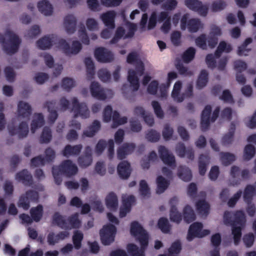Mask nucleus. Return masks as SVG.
<instances>
[{
    "mask_svg": "<svg viewBox=\"0 0 256 256\" xmlns=\"http://www.w3.org/2000/svg\"><path fill=\"white\" fill-rule=\"evenodd\" d=\"M130 232L139 241L140 248L139 249L135 244H128L126 246L128 253L131 256H145L144 250L148 244V232L137 221L131 223Z\"/></svg>",
    "mask_w": 256,
    "mask_h": 256,
    "instance_id": "f257e3e1",
    "label": "nucleus"
},
{
    "mask_svg": "<svg viewBox=\"0 0 256 256\" xmlns=\"http://www.w3.org/2000/svg\"><path fill=\"white\" fill-rule=\"evenodd\" d=\"M52 223L64 230L79 228L82 225L78 212L66 218V216L60 214L58 212H56L52 216Z\"/></svg>",
    "mask_w": 256,
    "mask_h": 256,
    "instance_id": "f03ea898",
    "label": "nucleus"
},
{
    "mask_svg": "<svg viewBox=\"0 0 256 256\" xmlns=\"http://www.w3.org/2000/svg\"><path fill=\"white\" fill-rule=\"evenodd\" d=\"M246 218L244 212L242 210H236L233 214L230 222L232 234L233 236L234 243L235 246L239 244L242 236V230L244 228Z\"/></svg>",
    "mask_w": 256,
    "mask_h": 256,
    "instance_id": "7ed1b4c3",
    "label": "nucleus"
},
{
    "mask_svg": "<svg viewBox=\"0 0 256 256\" xmlns=\"http://www.w3.org/2000/svg\"><path fill=\"white\" fill-rule=\"evenodd\" d=\"M6 35L8 38L7 40L3 34H0V42L2 44L4 50L8 54H14L18 51L21 40L16 34L10 30L6 31Z\"/></svg>",
    "mask_w": 256,
    "mask_h": 256,
    "instance_id": "20e7f679",
    "label": "nucleus"
},
{
    "mask_svg": "<svg viewBox=\"0 0 256 256\" xmlns=\"http://www.w3.org/2000/svg\"><path fill=\"white\" fill-rule=\"evenodd\" d=\"M220 110V107H216L214 110L210 118V116L212 112V107L210 105H207L205 106L202 112L201 116L200 127L202 131L205 132L208 129L210 122H214L216 120L218 116Z\"/></svg>",
    "mask_w": 256,
    "mask_h": 256,
    "instance_id": "39448f33",
    "label": "nucleus"
},
{
    "mask_svg": "<svg viewBox=\"0 0 256 256\" xmlns=\"http://www.w3.org/2000/svg\"><path fill=\"white\" fill-rule=\"evenodd\" d=\"M144 64L140 60L136 62V70L132 69L128 70V80L134 92L138 90L140 87L139 79L137 74L140 76H142L144 74Z\"/></svg>",
    "mask_w": 256,
    "mask_h": 256,
    "instance_id": "423d86ee",
    "label": "nucleus"
},
{
    "mask_svg": "<svg viewBox=\"0 0 256 256\" xmlns=\"http://www.w3.org/2000/svg\"><path fill=\"white\" fill-rule=\"evenodd\" d=\"M190 15L188 14H184L180 19V28L184 30L187 28L188 30L192 33L197 32L202 28V24L200 20L198 18H191L188 20Z\"/></svg>",
    "mask_w": 256,
    "mask_h": 256,
    "instance_id": "0eeeda50",
    "label": "nucleus"
},
{
    "mask_svg": "<svg viewBox=\"0 0 256 256\" xmlns=\"http://www.w3.org/2000/svg\"><path fill=\"white\" fill-rule=\"evenodd\" d=\"M116 227L112 224L104 226L100 232L102 243L104 246L110 245L115 238Z\"/></svg>",
    "mask_w": 256,
    "mask_h": 256,
    "instance_id": "6e6552de",
    "label": "nucleus"
},
{
    "mask_svg": "<svg viewBox=\"0 0 256 256\" xmlns=\"http://www.w3.org/2000/svg\"><path fill=\"white\" fill-rule=\"evenodd\" d=\"M230 174L232 177V183L233 185H238L242 180L249 178L250 172L248 169L241 170L236 166H233L230 169Z\"/></svg>",
    "mask_w": 256,
    "mask_h": 256,
    "instance_id": "1a4fd4ad",
    "label": "nucleus"
},
{
    "mask_svg": "<svg viewBox=\"0 0 256 256\" xmlns=\"http://www.w3.org/2000/svg\"><path fill=\"white\" fill-rule=\"evenodd\" d=\"M58 47L61 48L64 53L68 56L76 54L82 48L81 44L78 40L73 41L72 47L64 39L61 38L58 40Z\"/></svg>",
    "mask_w": 256,
    "mask_h": 256,
    "instance_id": "9d476101",
    "label": "nucleus"
},
{
    "mask_svg": "<svg viewBox=\"0 0 256 256\" xmlns=\"http://www.w3.org/2000/svg\"><path fill=\"white\" fill-rule=\"evenodd\" d=\"M203 225L201 222H194L188 229L186 238L188 241H192L194 238H202L210 234L208 230H202Z\"/></svg>",
    "mask_w": 256,
    "mask_h": 256,
    "instance_id": "9b49d317",
    "label": "nucleus"
},
{
    "mask_svg": "<svg viewBox=\"0 0 256 256\" xmlns=\"http://www.w3.org/2000/svg\"><path fill=\"white\" fill-rule=\"evenodd\" d=\"M39 198L38 193L34 190H28L25 194L21 196L18 202V206L24 210H28L30 207V202H38Z\"/></svg>",
    "mask_w": 256,
    "mask_h": 256,
    "instance_id": "f8f14e48",
    "label": "nucleus"
},
{
    "mask_svg": "<svg viewBox=\"0 0 256 256\" xmlns=\"http://www.w3.org/2000/svg\"><path fill=\"white\" fill-rule=\"evenodd\" d=\"M72 110L74 112V118H76L78 116L82 118H86L89 117L90 111L86 103H80L76 97L72 98Z\"/></svg>",
    "mask_w": 256,
    "mask_h": 256,
    "instance_id": "ddd939ff",
    "label": "nucleus"
},
{
    "mask_svg": "<svg viewBox=\"0 0 256 256\" xmlns=\"http://www.w3.org/2000/svg\"><path fill=\"white\" fill-rule=\"evenodd\" d=\"M60 174L71 176L76 174L78 170L76 166L70 160H64L58 166H55Z\"/></svg>",
    "mask_w": 256,
    "mask_h": 256,
    "instance_id": "4468645a",
    "label": "nucleus"
},
{
    "mask_svg": "<svg viewBox=\"0 0 256 256\" xmlns=\"http://www.w3.org/2000/svg\"><path fill=\"white\" fill-rule=\"evenodd\" d=\"M160 158L164 164L171 168L176 166V160L172 154L170 153L168 150L163 146H160L158 148Z\"/></svg>",
    "mask_w": 256,
    "mask_h": 256,
    "instance_id": "2eb2a0df",
    "label": "nucleus"
},
{
    "mask_svg": "<svg viewBox=\"0 0 256 256\" xmlns=\"http://www.w3.org/2000/svg\"><path fill=\"white\" fill-rule=\"evenodd\" d=\"M186 6L190 10L197 12L200 15L206 16L208 12V8L206 5H203L198 0H186Z\"/></svg>",
    "mask_w": 256,
    "mask_h": 256,
    "instance_id": "dca6fc26",
    "label": "nucleus"
},
{
    "mask_svg": "<svg viewBox=\"0 0 256 256\" xmlns=\"http://www.w3.org/2000/svg\"><path fill=\"white\" fill-rule=\"evenodd\" d=\"M8 128L10 136H13L16 134L18 135L19 138H22L27 136L28 133V127L26 122H21L18 128L14 125L8 124Z\"/></svg>",
    "mask_w": 256,
    "mask_h": 256,
    "instance_id": "f3484780",
    "label": "nucleus"
},
{
    "mask_svg": "<svg viewBox=\"0 0 256 256\" xmlns=\"http://www.w3.org/2000/svg\"><path fill=\"white\" fill-rule=\"evenodd\" d=\"M94 56L98 61L102 62H110L114 59L112 52L103 47H100L95 50Z\"/></svg>",
    "mask_w": 256,
    "mask_h": 256,
    "instance_id": "a211bd4d",
    "label": "nucleus"
},
{
    "mask_svg": "<svg viewBox=\"0 0 256 256\" xmlns=\"http://www.w3.org/2000/svg\"><path fill=\"white\" fill-rule=\"evenodd\" d=\"M90 90L92 96L96 99L105 100L106 98V94L104 89L98 82H92L91 83Z\"/></svg>",
    "mask_w": 256,
    "mask_h": 256,
    "instance_id": "6ab92c4d",
    "label": "nucleus"
},
{
    "mask_svg": "<svg viewBox=\"0 0 256 256\" xmlns=\"http://www.w3.org/2000/svg\"><path fill=\"white\" fill-rule=\"evenodd\" d=\"M116 12L114 10L108 11L100 16L102 22L108 29L113 30L115 28V18Z\"/></svg>",
    "mask_w": 256,
    "mask_h": 256,
    "instance_id": "aec40b11",
    "label": "nucleus"
},
{
    "mask_svg": "<svg viewBox=\"0 0 256 256\" xmlns=\"http://www.w3.org/2000/svg\"><path fill=\"white\" fill-rule=\"evenodd\" d=\"M178 198L176 197L172 198L170 200V220L172 222H176L178 224L180 223L182 220L181 214L178 212L176 207V204L178 202Z\"/></svg>",
    "mask_w": 256,
    "mask_h": 256,
    "instance_id": "412c9836",
    "label": "nucleus"
},
{
    "mask_svg": "<svg viewBox=\"0 0 256 256\" xmlns=\"http://www.w3.org/2000/svg\"><path fill=\"white\" fill-rule=\"evenodd\" d=\"M92 149L90 146L85 148L84 154L78 158V164L80 168H86L90 166L92 162Z\"/></svg>",
    "mask_w": 256,
    "mask_h": 256,
    "instance_id": "4be33fe9",
    "label": "nucleus"
},
{
    "mask_svg": "<svg viewBox=\"0 0 256 256\" xmlns=\"http://www.w3.org/2000/svg\"><path fill=\"white\" fill-rule=\"evenodd\" d=\"M56 36L54 34L44 36L37 41V46L41 50L50 48L53 44H56Z\"/></svg>",
    "mask_w": 256,
    "mask_h": 256,
    "instance_id": "5701e85b",
    "label": "nucleus"
},
{
    "mask_svg": "<svg viewBox=\"0 0 256 256\" xmlns=\"http://www.w3.org/2000/svg\"><path fill=\"white\" fill-rule=\"evenodd\" d=\"M16 179L18 181L22 182L26 186H30L33 184L32 176L26 169H24L17 172L16 174Z\"/></svg>",
    "mask_w": 256,
    "mask_h": 256,
    "instance_id": "b1692460",
    "label": "nucleus"
},
{
    "mask_svg": "<svg viewBox=\"0 0 256 256\" xmlns=\"http://www.w3.org/2000/svg\"><path fill=\"white\" fill-rule=\"evenodd\" d=\"M118 173L120 177L122 179H127L131 173L130 166L127 161H122L118 166Z\"/></svg>",
    "mask_w": 256,
    "mask_h": 256,
    "instance_id": "393cba45",
    "label": "nucleus"
},
{
    "mask_svg": "<svg viewBox=\"0 0 256 256\" xmlns=\"http://www.w3.org/2000/svg\"><path fill=\"white\" fill-rule=\"evenodd\" d=\"M64 24L68 34H71L74 33L76 30V18L72 14L66 16L64 18Z\"/></svg>",
    "mask_w": 256,
    "mask_h": 256,
    "instance_id": "a878e982",
    "label": "nucleus"
},
{
    "mask_svg": "<svg viewBox=\"0 0 256 256\" xmlns=\"http://www.w3.org/2000/svg\"><path fill=\"white\" fill-rule=\"evenodd\" d=\"M18 112L22 118H29L32 114L31 106L27 102L20 101L18 105Z\"/></svg>",
    "mask_w": 256,
    "mask_h": 256,
    "instance_id": "bb28decb",
    "label": "nucleus"
},
{
    "mask_svg": "<svg viewBox=\"0 0 256 256\" xmlns=\"http://www.w3.org/2000/svg\"><path fill=\"white\" fill-rule=\"evenodd\" d=\"M82 148L81 144L74 146L67 144L62 150V154L66 158H68L70 156H78L80 154Z\"/></svg>",
    "mask_w": 256,
    "mask_h": 256,
    "instance_id": "cd10ccee",
    "label": "nucleus"
},
{
    "mask_svg": "<svg viewBox=\"0 0 256 256\" xmlns=\"http://www.w3.org/2000/svg\"><path fill=\"white\" fill-rule=\"evenodd\" d=\"M106 204L110 210H116L118 207V199L114 192H110L106 198Z\"/></svg>",
    "mask_w": 256,
    "mask_h": 256,
    "instance_id": "c85d7f7f",
    "label": "nucleus"
},
{
    "mask_svg": "<svg viewBox=\"0 0 256 256\" xmlns=\"http://www.w3.org/2000/svg\"><path fill=\"white\" fill-rule=\"evenodd\" d=\"M196 209L200 215L207 216L209 214L210 206L204 200H200L196 202Z\"/></svg>",
    "mask_w": 256,
    "mask_h": 256,
    "instance_id": "c756f323",
    "label": "nucleus"
},
{
    "mask_svg": "<svg viewBox=\"0 0 256 256\" xmlns=\"http://www.w3.org/2000/svg\"><path fill=\"white\" fill-rule=\"evenodd\" d=\"M38 10L45 16H50L53 12L52 5L47 0H42L38 4Z\"/></svg>",
    "mask_w": 256,
    "mask_h": 256,
    "instance_id": "7c9ffc66",
    "label": "nucleus"
},
{
    "mask_svg": "<svg viewBox=\"0 0 256 256\" xmlns=\"http://www.w3.org/2000/svg\"><path fill=\"white\" fill-rule=\"evenodd\" d=\"M210 158L207 155L200 154L198 158L199 173L201 176H204L207 170V166L210 162Z\"/></svg>",
    "mask_w": 256,
    "mask_h": 256,
    "instance_id": "2f4dec72",
    "label": "nucleus"
},
{
    "mask_svg": "<svg viewBox=\"0 0 256 256\" xmlns=\"http://www.w3.org/2000/svg\"><path fill=\"white\" fill-rule=\"evenodd\" d=\"M44 118L42 114L39 113L34 114V118L31 123V132L34 133L36 130L44 126Z\"/></svg>",
    "mask_w": 256,
    "mask_h": 256,
    "instance_id": "473e14b6",
    "label": "nucleus"
},
{
    "mask_svg": "<svg viewBox=\"0 0 256 256\" xmlns=\"http://www.w3.org/2000/svg\"><path fill=\"white\" fill-rule=\"evenodd\" d=\"M208 80V74L206 70L200 71L196 80V88L202 89L206 86Z\"/></svg>",
    "mask_w": 256,
    "mask_h": 256,
    "instance_id": "72a5a7b5",
    "label": "nucleus"
},
{
    "mask_svg": "<svg viewBox=\"0 0 256 256\" xmlns=\"http://www.w3.org/2000/svg\"><path fill=\"white\" fill-rule=\"evenodd\" d=\"M252 39L251 38H246L244 42L238 47V54L239 56H247L250 52L252 50L251 48H248V46L251 44Z\"/></svg>",
    "mask_w": 256,
    "mask_h": 256,
    "instance_id": "f704fd0d",
    "label": "nucleus"
},
{
    "mask_svg": "<svg viewBox=\"0 0 256 256\" xmlns=\"http://www.w3.org/2000/svg\"><path fill=\"white\" fill-rule=\"evenodd\" d=\"M178 176L182 180L189 182L192 178L191 170L187 167L180 166L178 170Z\"/></svg>",
    "mask_w": 256,
    "mask_h": 256,
    "instance_id": "c9c22d12",
    "label": "nucleus"
},
{
    "mask_svg": "<svg viewBox=\"0 0 256 256\" xmlns=\"http://www.w3.org/2000/svg\"><path fill=\"white\" fill-rule=\"evenodd\" d=\"M156 193L160 194L164 192L170 185V182L162 176H158L156 178Z\"/></svg>",
    "mask_w": 256,
    "mask_h": 256,
    "instance_id": "e433bc0d",
    "label": "nucleus"
},
{
    "mask_svg": "<svg viewBox=\"0 0 256 256\" xmlns=\"http://www.w3.org/2000/svg\"><path fill=\"white\" fill-rule=\"evenodd\" d=\"M236 129V122H231L228 128V132L225 134V144H230L232 142L234 139Z\"/></svg>",
    "mask_w": 256,
    "mask_h": 256,
    "instance_id": "4c0bfd02",
    "label": "nucleus"
},
{
    "mask_svg": "<svg viewBox=\"0 0 256 256\" xmlns=\"http://www.w3.org/2000/svg\"><path fill=\"white\" fill-rule=\"evenodd\" d=\"M183 216L184 220L188 224L194 221L196 218L194 210L189 205H186L184 208Z\"/></svg>",
    "mask_w": 256,
    "mask_h": 256,
    "instance_id": "58836bf2",
    "label": "nucleus"
},
{
    "mask_svg": "<svg viewBox=\"0 0 256 256\" xmlns=\"http://www.w3.org/2000/svg\"><path fill=\"white\" fill-rule=\"evenodd\" d=\"M100 124L98 120H94L88 129L84 132V134L88 137H92L100 130Z\"/></svg>",
    "mask_w": 256,
    "mask_h": 256,
    "instance_id": "ea45409f",
    "label": "nucleus"
},
{
    "mask_svg": "<svg viewBox=\"0 0 256 256\" xmlns=\"http://www.w3.org/2000/svg\"><path fill=\"white\" fill-rule=\"evenodd\" d=\"M30 214L33 220L38 222L41 220L43 214V207L38 204L36 207H32L30 210Z\"/></svg>",
    "mask_w": 256,
    "mask_h": 256,
    "instance_id": "a19ab883",
    "label": "nucleus"
},
{
    "mask_svg": "<svg viewBox=\"0 0 256 256\" xmlns=\"http://www.w3.org/2000/svg\"><path fill=\"white\" fill-rule=\"evenodd\" d=\"M112 128H115L118 126L124 124L127 122L128 118L126 116L120 117V114L116 110H114L112 112Z\"/></svg>",
    "mask_w": 256,
    "mask_h": 256,
    "instance_id": "79ce46f5",
    "label": "nucleus"
},
{
    "mask_svg": "<svg viewBox=\"0 0 256 256\" xmlns=\"http://www.w3.org/2000/svg\"><path fill=\"white\" fill-rule=\"evenodd\" d=\"M44 107L47 108L50 114L48 116V120L50 123H54L57 119L58 114L56 110H53L54 104L52 102H46L44 104Z\"/></svg>",
    "mask_w": 256,
    "mask_h": 256,
    "instance_id": "37998d69",
    "label": "nucleus"
},
{
    "mask_svg": "<svg viewBox=\"0 0 256 256\" xmlns=\"http://www.w3.org/2000/svg\"><path fill=\"white\" fill-rule=\"evenodd\" d=\"M84 63L86 68V76L88 80L94 78V65L92 58L90 57L86 58Z\"/></svg>",
    "mask_w": 256,
    "mask_h": 256,
    "instance_id": "c03bdc74",
    "label": "nucleus"
},
{
    "mask_svg": "<svg viewBox=\"0 0 256 256\" xmlns=\"http://www.w3.org/2000/svg\"><path fill=\"white\" fill-rule=\"evenodd\" d=\"M84 238V234L82 232L78 230H75L72 237L74 246L75 249L78 250L82 247V242Z\"/></svg>",
    "mask_w": 256,
    "mask_h": 256,
    "instance_id": "a18cd8bd",
    "label": "nucleus"
},
{
    "mask_svg": "<svg viewBox=\"0 0 256 256\" xmlns=\"http://www.w3.org/2000/svg\"><path fill=\"white\" fill-rule=\"evenodd\" d=\"M52 138V131L50 128L44 126L40 136V142L41 144H48Z\"/></svg>",
    "mask_w": 256,
    "mask_h": 256,
    "instance_id": "49530a36",
    "label": "nucleus"
},
{
    "mask_svg": "<svg viewBox=\"0 0 256 256\" xmlns=\"http://www.w3.org/2000/svg\"><path fill=\"white\" fill-rule=\"evenodd\" d=\"M195 54L196 50L192 47H190L182 54V59L184 62L188 63L194 59Z\"/></svg>",
    "mask_w": 256,
    "mask_h": 256,
    "instance_id": "de8ad7c7",
    "label": "nucleus"
},
{
    "mask_svg": "<svg viewBox=\"0 0 256 256\" xmlns=\"http://www.w3.org/2000/svg\"><path fill=\"white\" fill-rule=\"evenodd\" d=\"M254 187L250 184L247 185L244 188L243 198L246 202L251 201L252 197L255 192Z\"/></svg>",
    "mask_w": 256,
    "mask_h": 256,
    "instance_id": "09e8293b",
    "label": "nucleus"
},
{
    "mask_svg": "<svg viewBox=\"0 0 256 256\" xmlns=\"http://www.w3.org/2000/svg\"><path fill=\"white\" fill-rule=\"evenodd\" d=\"M256 153L255 147L250 144H247L244 149V158L248 160H250Z\"/></svg>",
    "mask_w": 256,
    "mask_h": 256,
    "instance_id": "8fccbe9b",
    "label": "nucleus"
},
{
    "mask_svg": "<svg viewBox=\"0 0 256 256\" xmlns=\"http://www.w3.org/2000/svg\"><path fill=\"white\" fill-rule=\"evenodd\" d=\"M158 226V228L164 233H168L170 230V226L168 219L166 218H161L159 219Z\"/></svg>",
    "mask_w": 256,
    "mask_h": 256,
    "instance_id": "3c124183",
    "label": "nucleus"
},
{
    "mask_svg": "<svg viewBox=\"0 0 256 256\" xmlns=\"http://www.w3.org/2000/svg\"><path fill=\"white\" fill-rule=\"evenodd\" d=\"M139 192L142 197H150V189L146 180H142L140 181Z\"/></svg>",
    "mask_w": 256,
    "mask_h": 256,
    "instance_id": "603ef678",
    "label": "nucleus"
},
{
    "mask_svg": "<svg viewBox=\"0 0 256 256\" xmlns=\"http://www.w3.org/2000/svg\"><path fill=\"white\" fill-rule=\"evenodd\" d=\"M182 250V244L180 240H176L172 243L170 248L168 249L170 255L179 254Z\"/></svg>",
    "mask_w": 256,
    "mask_h": 256,
    "instance_id": "864d4df0",
    "label": "nucleus"
},
{
    "mask_svg": "<svg viewBox=\"0 0 256 256\" xmlns=\"http://www.w3.org/2000/svg\"><path fill=\"white\" fill-rule=\"evenodd\" d=\"M78 36L83 44H89V38L87 34L86 28L83 24H80V26L78 30Z\"/></svg>",
    "mask_w": 256,
    "mask_h": 256,
    "instance_id": "5fc2aeb1",
    "label": "nucleus"
},
{
    "mask_svg": "<svg viewBox=\"0 0 256 256\" xmlns=\"http://www.w3.org/2000/svg\"><path fill=\"white\" fill-rule=\"evenodd\" d=\"M160 137V132H158L154 130H148L146 135V138L151 142H158Z\"/></svg>",
    "mask_w": 256,
    "mask_h": 256,
    "instance_id": "6e6d98bb",
    "label": "nucleus"
},
{
    "mask_svg": "<svg viewBox=\"0 0 256 256\" xmlns=\"http://www.w3.org/2000/svg\"><path fill=\"white\" fill-rule=\"evenodd\" d=\"M152 106L156 116L159 118H164V112L159 102L156 100H153L152 102Z\"/></svg>",
    "mask_w": 256,
    "mask_h": 256,
    "instance_id": "4d7b16f0",
    "label": "nucleus"
},
{
    "mask_svg": "<svg viewBox=\"0 0 256 256\" xmlns=\"http://www.w3.org/2000/svg\"><path fill=\"white\" fill-rule=\"evenodd\" d=\"M74 81L70 78H64L62 82V88L66 91H70L74 86Z\"/></svg>",
    "mask_w": 256,
    "mask_h": 256,
    "instance_id": "13d9d810",
    "label": "nucleus"
},
{
    "mask_svg": "<svg viewBox=\"0 0 256 256\" xmlns=\"http://www.w3.org/2000/svg\"><path fill=\"white\" fill-rule=\"evenodd\" d=\"M173 133V128L170 127L169 124H166L162 132V134L164 140H170L171 138Z\"/></svg>",
    "mask_w": 256,
    "mask_h": 256,
    "instance_id": "bf43d9fd",
    "label": "nucleus"
},
{
    "mask_svg": "<svg viewBox=\"0 0 256 256\" xmlns=\"http://www.w3.org/2000/svg\"><path fill=\"white\" fill-rule=\"evenodd\" d=\"M100 79L104 82H108L111 78L110 72L106 69H100L98 72Z\"/></svg>",
    "mask_w": 256,
    "mask_h": 256,
    "instance_id": "052dcab7",
    "label": "nucleus"
},
{
    "mask_svg": "<svg viewBox=\"0 0 256 256\" xmlns=\"http://www.w3.org/2000/svg\"><path fill=\"white\" fill-rule=\"evenodd\" d=\"M130 130L133 132H138L142 130V126L138 120L132 118L130 120Z\"/></svg>",
    "mask_w": 256,
    "mask_h": 256,
    "instance_id": "680f3d73",
    "label": "nucleus"
},
{
    "mask_svg": "<svg viewBox=\"0 0 256 256\" xmlns=\"http://www.w3.org/2000/svg\"><path fill=\"white\" fill-rule=\"evenodd\" d=\"M182 34L180 31H174L170 36V40L172 44L175 46H178L180 44Z\"/></svg>",
    "mask_w": 256,
    "mask_h": 256,
    "instance_id": "e2e57ef3",
    "label": "nucleus"
},
{
    "mask_svg": "<svg viewBox=\"0 0 256 256\" xmlns=\"http://www.w3.org/2000/svg\"><path fill=\"white\" fill-rule=\"evenodd\" d=\"M112 108L110 106H107L103 112V120L104 122H108L112 120Z\"/></svg>",
    "mask_w": 256,
    "mask_h": 256,
    "instance_id": "0e129e2a",
    "label": "nucleus"
},
{
    "mask_svg": "<svg viewBox=\"0 0 256 256\" xmlns=\"http://www.w3.org/2000/svg\"><path fill=\"white\" fill-rule=\"evenodd\" d=\"M206 62L208 66L211 68L214 69L216 67V58L212 54L206 55Z\"/></svg>",
    "mask_w": 256,
    "mask_h": 256,
    "instance_id": "69168bd1",
    "label": "nucleus"
},
{
    "mask_svg": "<svg viewBox=\"0 0 256 256\" xmlns=\"http://www.w3.org/2000/svg\"><path fill=\"white\" fill-rule=\"evenodd\" d=\"M3 188L6 196H11L12 195L14 191V188L12 182L6 180L4 184Z\"/></svg>",
    "mask_w": 256,
    "mask_h": 256,
    "instance_id": "338daca9",
    "label": "nucleus"
},
{
    "mask_svg": "<svg viewBox=\"0 0 256 256\" xmlns=\"http://www.w3.org/2000/svg\"><path fill=\"white\" fill-rule=\"evenodd\" d=\"M244 245L247 248L251 247L254 240V236L252 233H249L244 235L242 238Z\"/></svg>",
    "mask_w": 256,
    "mask_h": 256,
    "instance_id": "774afa93",
    "label": "nucleus"
}]
</instances>
